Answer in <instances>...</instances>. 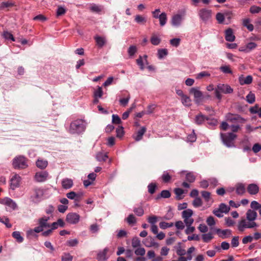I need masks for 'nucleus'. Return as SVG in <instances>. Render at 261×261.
Here are the masks:
<instances>
[{
    "label": "nucleus",
    "mask_w": 261,
    "mask_h": 261,
    "mask_svg": "<svg viewBox=\"0 0 261 261\" xmlns=\"http://www.w3.org/2000/svg\"><path fill=\"white\" fill-rule=\"evenodd\" d=\"M87 123L83 119H78L70 123L69 132L72 134H80L85 132Z\"/></svg>",
    "instance_id": "nucleus-1"
},
{
    "label": "nucleus",
    "mask_w": 261,
    "mask_h": 261,
    "mask_svg": "<svg viewBox=\"0 0 261 261\" xmlns=\"http://www.w3.org/2000/svg\"><path fill=\"white\" fill-rule=\"evenodd\" d=\"M237 135L232 133H220V138L223 144L227 147H234V140Z\"/></svg>",
    "instance_id": "nucleus-2"
},
{
    "label": "nucleus",
    "mask_w": 261,
    "mask_h": 261,
    "mask_svg": "<svg viewBox=\"0 0 261 261\" xmlns=\"http://www.w3.org/2000/svg\"><path fill=\"white\" fill-rule=\"evenodd\" d=\"M28 159L23 155L15 156L12 161V166L15 169H24L28 167Z\"/></svg>",
    "instance_id": "nucleus-3"
},
{
    "label": "nucleus",
    "mask_w": 261,
    "mask_h": 261,
    "mask_svg": "<svg viewBox=\"0 0 261 261\" xmlns=\"http://www.w3.org/2000/svg\"><path fill=\"white\" fill-rule=\"evenodd\" d=\"M233 92V89L227 84H219L215 89L216 97L219 100L222 99L221 93L224 94H230Z\"/></svg>",
    "instance_id": "nucleus-4"
},
{
    "label": "nucleus",
    "mask_w": 261,
    "mask_h": 261,
    "mask_svg": "<svg viewBox=\"0 0 261 261\" xmlns=\"http://www.w3.org/2000/svg\"><path fill=\"white\" fill-rule=\"evenodd\" d=\"M49 218V217L44 216L39 219V225L37 227H35L33 230H29L28 233H32L33 232L39 233L43 231L44 228H49L50 226V224L48 223Z\"/></svg>",
    "instance_id": "nucleus-5"
},
{
    "label": "nucleus",
    "mask_w": 261,
    "mask_h": 261,
    "mask_svg": "<svg viewBox=\"0 0 261 261\" xmlns=\"http://www.w3.org/2000/svg\"><path fill=\"white\" fill-rule=\"evenodd\" d=\"M258 225L255 222H253L251 220H248L246 219H242L239 221L238 224V229L241 231L243 232L245 229H250L257 227Z\"/></svg>",
    "instance_id": "nucleus-6"
},
{
    "label": "nucleus",
    "mask_w": 261,
    "mask_h": 261,
    "mask_svg": "<svg viewBox=\"0 0 261 261\" xmlns=\"http://www.w3.org/2000/svg\"><path fill=\"white\" fill-rule=\"evenodd\" d=\"M199 18L204 23L210 21L212 16V11L206 8H202L198 12Z\"/></svg>",
    "instance_id": "nucleus-7"
},
{
    "label": "nucleus",
    "mask_w": 261,
    "mask_h": 261,
    "mask_svg": "<svg viewBox=\"0 0 261 261\" xmlns=\"http://www.w3.org/2000/svg\"><path fill=\"white\" fill-rule=\"evenodd\" d=\"M190 93L193 94L195 103L199 104L204 99V95L199 87H193L190 89Z\"/></svg>",
    "instance_id": "nucleus-8"
},
{
    "label": "nucleus",
    "mask_w": 261,
    "mask_h": 261,
    "mask_svg": "<svg viewBox=\"0 0 261 261\" xmlns=\"http://www.w3.org/2000/svg\"><path fill=\"white\" fill-rule=\"evenodd\" d=\"M44 194L43 190L41 188H35L33 190V193L30 199L34 203L39 202Z\"/></svg>",
    "instance_id": "nucleus-9"
},
{
    "label": "nucleus",
    "mask_w": 261,
    "mask_h": 261,
    "mask_svg": "<svg viewBox=\"0 0 261 261\" xmlns=\"http://www.w3.org/2000/svg\"><path fill=\"white\" fill-rule=\"evenodd\" d=\"M193 214L191 209H186L182 212V217L184 220L186 225H192L194 222V219L191 218Z\"/></svg>",
    "instance_id": "nucleus-10"
},
{
    "label": "nucleus",
    "mask_w": 261,
    "mask_h": 261,
    "mask_svg": "<svg viewBox=\"0 0 261 261\" xmlns=\"http://www.w3.org/2000/svg\"><path fill=\"white\" fill-rule=\"evenodd\" d=\"M226 119L228 121L232 123H243L245 120L238 114L228 113L226 115Z\"/></svg>",
    "instance_id": "nucleus-11"
},
{
    "label": "nucleus",
    "mask_w": 261,
    "mask_h": 261,
    "mask_svg": "<svg viewBox=\"0 0 261 261\" xmlns=\"http://www.w3.org/2000/svg\"><path fill=\"white\" fill-rule=\"evenodd\" d=\"M0 203L7 205L13 211L17 208V205L16 203L9 197H5L4 199H0Z\"/></svg>",
    "instance_id": "nucleus-12"
},
{
    "label": "nucleus",
    "mask_w": 261,
    "mask_h": 261,
    "mask_svg": "<svg viewBox=\"0 0 261 261\" xmlns=\"http://www.w3.org/2000/svg\"><path fill=\"white\" fill-rule=\"evenodd\" d=\"M21 177L17 174H14L10 179V188L14 190L20 186Z\"/></svg>",
    "instance_id": "nucleus-13"
},
{
    "label": "nucleus",
    "mask_w": 261,
    "mask_h": 261,
    "mask_svg": "<svg viewBox=\"0 0 261 261\" xmlns=\"http://www.w3.org/2000/svg\"><path fill=\"white\" fill-rule=\"evenodd\" d=\"M48 172L46 171H42L36 172L35 175V179L36 181L42 182L46 181L48 177Z\"/></svg>",
    "instance_id": "nucleus-14"
},
{
    "label": "nucleus",
    "mask_w": 261,
    "mask_h": 261,
    "mask_svg": "<svg viewBox=\"0 0 261 261\" xmlns=\"http://www.w3.org/2000/svg\"><path fill=\"white\" fill-rule=\"evenodd\" d=\"M80 218V216L79 214L75 213H70L67 215L66 220L68 223L75 224L79 222Z\"/></svg>",
    "instance_id": "nucleus-15"
},
{
    "label": "nucleus",
    "mask_w": 261,
    "mask_h": 261,
    "mask_svg": "<svg viewBox=\"0 0 261 261\" xmlns=\"http://www.w3.org/2000/svg\"><path fill=\"white\" fill-rule=\"evenodd\" d=\"M217 233L218 234L219 237L222 239H226L230 237L231 236L232 231L230 229H217L216 230Z\"/></svg>",
    "instance_id": "nucleus-16"
},
{
    "label": "nucleus",
    "mask_w": 261,
    "mask_h": 261,
    "mask_svg": "<svg viewBox=\"0 0 261 261\" xmlns=\"http://www.w3.org/2000/svg\"><path fill=\"white\" fill-rule=\"evenodd\" d=\"M182 20V16L177 14L173 16L171 19V24L173 26L178 27L180 25Z\"/></svg>",
    "instance_id": "nucleus-17"
},
{
    "label": "nucleus",
    "mask_w": 261,
    "mask_h": 261,
    "mask_svg": "<svg viewBox=\"0 0 261 261\" xmlns=\"http://www.w3.org/2000/svg\"><path fill=\"white\" fill-rule=\"evenodd\" d=\"M209 118L202 114L201 113L199 114L198 115L195 116V122L197 125H201L203 124L205 121H208Z\"/></svg>",
    "instance_id": "nucleus-18"
},
{
    "label": "nucleus",
    "mask_w": 261,
    "mask_h": 261,
    "mask_svg": "<svg viewBox=\"0 0 261 261\" xmlns=\"http://www.w3.org/2000/svg\"><path fill=\"white\" fill-rule=\"evenodd\" d=\"M247 191L250 195H256L259 191V187L255 184H249L247 187Z\"/></svg>",
    "instance_id": "nucleus-19"
},
{
    "label": "nucleus",
    "mask_w": 261,
    "mask_h": 261,
    "mask_svg": "<svg viewBox=\"0 0 261 261\" xmlns=\"http://www.w3.org/2000/svg\"><path fill=\"white\" fill-rule=\"evenodd\" d=\"M61 184L63 189H69L73 186V182L72 179L65 178L62 180Z\"/></svg>",
    "instance_id": "nucleus-20"
},
{
    "label": "nucleus",
    "mask_w": 261,
    "mask_h": 261,
    "mask_svg": "<svg viewBox=\"0 0 261 261\" xmlns=\"http://www.w3.org/2000/svg\"><path fill=\"white\" fill-rule=\"evenodd\" d=\"M225 40L229 42H232L235 40V36L233 34L232 29L229 28L225 32Z\"/></svg>",
    "instance_id": "nucleus-21"
},
{
    "label": "nucleus",
    "mask_w": 261,
    "mask_h": 261,
    "mask_svg": "<svg viewBox=\"0 0 261 261\" xmlns=\"http://www.w3.org/2000/svg\"><path fill=\"white\" fill-rule=\"evenodd\" d=\"M246 215V218L248 220H251L253 222H255L254 221L256 219L257 217V214L255 211L251 209H249L247 211Z\"/></svg>",
    "instance_id": "nucleus-22"
},
{
    "label": "nucleus",
    "mask_w": 261,
    "mask_h": 261,
    "mask_svg": "<svg viewBox=\"0 0 261 261\" xmlns=\"http://www.w3.org/2000/svg\"><path fill=\"white\" fill-rule=\"evenodd\" d=\"M252 77L251 75H247L246 77H244L243 76L239 77V82L241 85H248L252 83Z\"/></svg>",
    "instance_id": "nucleus-23"
},
{
    "label": "nucleus",
    "mask_w": 261,
    "mask_h": 261,
    "mask_svg": "<svg viewBox=\"0 0 261 261\" xmlns=\"http://www.w3.org/2000/svg\"><path fill=\"white\" fill-rule=\"evenodd\" d=\"M36 164L38 168L41 169H43L47 166L48 162L47 160L39 159L36 161Z\"/></svg>",
    "instance_id": "nucleus-24"
},
{
    "label": "nucleus",
    "mask_w": 261,
    "mask_h": 261,
    "mask_svg": "<svg viewBox=\"0 0 261 261\" xmlns=\"http://www.w3.org/2000/svg\"><path fill=\"white\" fill-rule=\"evenodd\" d=\"M146 131V128L145 126L142 127L137 133L136 136L134 137L136 141H139L142 139L143 135Z\"/></svg>",
    "instance_id": "nucleus-25"
},
{
    "label": "nucleus",
    "mask_w": 261,
    "mask_h": 261,
    "mask_svg": "<svg viewBox=\"0 0 261 261\" xmlns=\"http://www.w3.org/2000/svg\"><path fill=\"white\" fill-rule=\"evenodd\" d=\"M181 101L182 104L186 107H190L192 105L191 98L186 95L181 98Z\"/></svg>",
    "instance_id": "nucleus-26"
},
{
    "label": "nucleus",
    "mask_w": 261,
    "mask_h": 261,
    "mask_svg": "<svg viewBox=\"0 0 261 261\" xmlns=\"http://www.w3.org/2000/svg\"><path fill=\"white\" fill-rule=\"evenodd\" d=\"M96 44L99 47H102L106 43V40L105 38L100 36H96L95 37Z\"/></svg>",
    "instance_id": "nucleus-27"
},
{
    "label": "nucleus",
    "mask_w": 261,
    "mask_h": 261,
    "mask_svg": "<svg viewBox=\"0 0 261 261\" xmlns=\"http://www.w3.org/2000/svg\"><path fill=\"white\" fill-rule=\"evenodd\" d=\"M157 18L159 19L160 24L161 26L163 27L165 25L166 23L167 17V14L165 12L162 13Z\"/></svg>",
    "instance_id": "nucleus-28"
},
{
    "label": "nucleus",
    "mask_w": 261,
    "mask_h": 261,
    "mask_svg": "<svg viewBox=\"0 0 261 261\" xmlns=\"http://www.w3.org/2000/svg\"><path fill=\"white\" fill-rule=\"evenodd\" d=\"M245 192V188L244 184H238L236 186V193L238 195H243Z\"/></svg>",
    "instance_id": "nucleus-29"
},
{
    "label": "nucleus",
    "mask_w": 261,
    "mask_h": 261,
    "mask_svg": "<svg viewBox=\"0 0 261 261\" xmlns=\"http://www.w3.org/2000/svg\"><path fill=\"white\" fill-rule=\"evenodd\" d=\"M135 21L138 24L144 25L146 22V18L140 15H137L135 17Z\"/></svg>",
    "instance_id": "nucleus-30"
},
{
    "label": "nucleus",
    "mask_w": 261,
    "mask_h": 261,
    "mask_svg": "<svg viewBox=\"0 0 261 261\" xmlns=\"http://www.w3.org/2000/svg\"><path fill=\"white\" fill-rule=\"evenodd\" d=\"M168 55V50L166 48L159 49L158 50V58L162 59Z\"/></svg>",
    "instance_id": "nucleus-31"
},
{
    "label": "nucleus",
    "mask_w": 261,
    "mask_h": 261,
    "mask_svg": "<svg viewBox=\"0 0 261 261\" xmlns=\"http://www.w3.org/2000/svg\"><path fill=\"white\" fill-rule=\"evenodd\" d=\"M250 20L249 18H246L244 19L243 24V25L247 28V29L251 32L253 30L254 27L253 25L250 23Z\"/></svg>",
    "instance_id": "nucleus-32"
},
{
    "label": "nucleus",
    "mask_w": 261,
    "mask_h": 261,
    "mask_svg": "<svg viewBox=\"0 0 261 261\" xmlns=\"http://www.w3.org/2000/svg\"><path fill=\"white\" fill-rule=\"evenodd\" d=\"M12 237L16 239L18 243H22L23 241V237L21 236L20 232L18 231H14L12 234Z\"/></svg>",
    "instance_id": "nucleus-33"
},
{
    "label": "nucleus",
    "mask_w": 261,
    "mask_h": 261,
    "mask_svg": "<svg viewBox=\"0 0 261 261\" xmlns=\"http://www.w3.org/2000/svg\"><path fill=\"white\" fill-rule=\"evenodd\" d=\"M161 38L156 35H153L150 38V42L153 45H158L161 43Z\"/></svg>",
    "instance_id": "nucleus-34"
},
{
    "label": "nucleus",
    "mask_w": 261,
    "mask_h": 261,
    "mask_svg": "<svg viewBox=\"0 0 261 261\" xmlns=\"http://www.w3.org/2000/svg\"><path fill=\"white\" fill-rule=\"evenodd\" d=\"M66 196L68 198L74 200L75 202H78V196L76 193L73 191H71L66 194Z\"/></svg>",
    "instance_id": "nucleus-35"
},
{
    "label": "nucleus",
    "mask_w": 261,
    "mask_h": 261,
    "mask_svg": "<svg viewBox=\"0 0 261 261\" xmlns=\"http://www.w3.org/2000/svg\"><path fill=\"white\" fill-rule=\"evenodd\" d=\"M246 101L250 104L253 103L255 101V94L250 92L246 97Z\"/></svg>",
    "instance_id": "nucleus-36"
},
{
    "label": "nucleus",
    "mask_w": 261,
    "mask_h": 261,
    "mask_svg": "<svg viewBox=\"0 0 261 261\" xmlns=\"http://www.w3.org/2000/svg\"><path fill=\"white\" fill-rule=\"evenodd\" d=\"M218 208L222 212V213L227 214L229 212L230 210L229 206H227L226 204L224 203H221L219 206Z\"/></svg>",
    "instance_id": "nucleus-37"
},
{
    "label": "nucleus",
    "mask_w": 261,
    "mask_h": 261,
    "mask_svg": "<svg viewBox=\"0 0 261 261\" xmlns=\"http://www.w3.org/2000/svg\"><path fill=\"white\" fill-rule=\"evenodd\" d=\"M213 238V234L211 232L204 233L202 235V239L204 242L208 243Z\"/></svg>",
    "instance_id": "nucleus-38"
},
{
    "label": "nucleus",
    "mask_w": 261,
    "mask_h": 261,
    "mask_svg": "<svg viewBox=\"0 0 261 261\" xmlns=\"http://www.w3.org/2000/svg\"><path fill=\"white\" fill-rule=\"evenodd\" d=\"M175 248L176 249V253L178 255L182 256L186 254V250L181 248L180 243H178V246L175 247Z\"/></svg>",
    "instance_id": "nucleus-39"
},
{
    "label": "nucleus",
    "mask_w": 261,
    "mask_h": 261,
    "mask_svg": "<svg viewBox=\"0 0 261 261\" xmlns=\"http://www.w3.org/2000/svg\"><path fill=\"white\" fill-rule=\"evenodd\" d=\"M162 178L164 182H168L171 178L168 171H165L162 175Z\"/></svg>",
    "instance_id": "nucleus-40"
},
{
    "label": "nucleus",
    "mask_w": 261,
    "mask_h": 261,
    "mask_svg": "<svg viewBox=\"0 0 261 261\" xmlns=\"http://www.w3.org/2000/svg\"><path fill=\"white\" fill-rule=\"evenodd\" d=\"M90 10L93 12L98 13L101 11L102 8L100 6L93 4L90 7Z\"/></svg>",
    "instance_id": "nucleus-41"
},
{
    "label": "nucleus",
    "mask_w": 261,
    "mask_h": 261,
    "mask_svg": "<svg viewBox=\"0 0 261 261\" xmlns=\"http://www.w3.org/2000/svg\"><path fill=\"white\" fill-rule=\"evenodd\" d=\"M2 36L6 40H10L12 41H15V38L13 35L8 31H4Z\"/></svg>",
    "instance_id": "nucleus-42"
},
{
    "label": "nucleus",
    "mask_w": 261,
    "mask_h": 261,
    "mask_svg": "<svg viewBox=\"0 0 261 261\" xmlns=\"http://www.w3.org/2000/svg\"><path fill=\"white\" fill-rule=\"evenodd\" d=\"M107 249H105L102 252H99L97 255V258L99 260L104 261L107 259L106 254H107Z\"/></svg>",
    "instance_id": "nucleus-43"
},
{
    "label": "nucleus",
    "mask_w": 261,
    "mask_h": 261,
    "mask_svg": "<svg viewBox=\"0 0 261 261\" xmlns=\"http://www.w3.org/2000/svg\"><path fill=\"white\" fill-rule=\"evenodd\" d=\"M108 158L106 154L102 152H98L96 155V159L98 161H105Z\"/></svg>",
    "instance_id": "nucleus-44"
},
{
    "label": "nucleus",
    "mask_w": 261,
    "mask_h": 261,
    "mask_svg": "<svg viewBox=\"0 0 261 261\" xmlns=\"http://www.w3.org/2000/svg\"><path fill=\"white\" fill-rule=\"evenodd\" d=\"M132 245L133 248H137L140 247L141 242L138 237H134L132 239Z\"/></svg>",
    "instance_id": "nucleus-45"
},
{
    "label": "nucleus",
    "mask_w": 261,
    "mask_h": 261,
    "mask_svg": "<svg viewBox=\"0 0 261 261\" xmlns=\"http://www.w3.org/2000/svg\"><path fill=\"white\" fill-rule=\"evenodd\" d=\"M231 245L232 247L236 248L239 245V236H234L233 237L231 241Z\"/></svg>",
    "instance_id": "nucleus-46"
},
{
    "label": "nucleus",
    "mask_w": 261,
    "mask_h": 261,
    "mask_svg": "<svg viewBox=\"0 0 261 261\" xmlns=\"http://www.w3.org/2000/svg\"><path fill=\"white\" fill-rule=\"evenodd\" d=\"M170 196H171V194H170V192H169V191L163 190L161 192L160 195H159L156 198L158 199L160 197H162V198H169Z\"/></svg>",
    "instance_id": "nucleus-47"
},
{
    "label": "nucleus",
    "mask_w": 261,
    "mask_h": 261,
    "mask_svg": "<svg viewBox=\"0 0 261 261\" xmlns=\"http://www.w3.org/2000/svg\"><path fill=\"white\" fill-rule=\"evenodd\" d=\"M103 94V91L101 87L98 86L97 90L94 92L95 98H101Z\"/></svg>",
    "instance_id": "nucleus-48"
},
{
    "label": "nucleus",
    "mask_w": 261,
    "mask_h": 261,
    "mask_svg": "<svg viewBox=\"0 0 261 261\" xmlns=\"http://www.w3.org/2000/svg\"><path fill=\"white\" fill-rule=\"evenodd\" d=\"M220 70L224 73L225 74H231L232 73V70L230 69L229 66L224 65L220 67Z\"/></svg>",
    "instance_id": "nucleus-49"
},
{
    "label": "nucleus",
    "mask_w": 261,
    "mask_h": 261,
    "mask_svg": "<svg viewBox=\"0 0 261 261\" xmlns=\"http://www.w3.org/2000/svg\"><path fill=\"white\" fill-rule=\"evenodd\" d=\"M148 192L151 194H153L156 189V185L155 183H150L148 185Z\"/></svg>",
    "instance_id": "nucleus-50"
},
{
    "label": "nucleus",
    "mask_w": 261,
    "mask_h": 261,
    "mask_svg": "<svg viewBox=\"0 0 261 261\" xmlns=\"http://www.w3.org/2000/svg\"><path fill=\"white\" fill-rule=\"evenodd\" d=\"M180 42V39L175 38L173 39H172L170 40V44L174 47H178L179 45Z\"/></svg>",
    "instance_id": "nucleus-51"
},
{
    "label": "nucleus",
    "mask_w": 261,
    "mask_h": 261,
    "mask_svg": "<svg viewBox=\"0 0 261 261\" xmlns=\"http://www.w3.org/2000/svg\"><path fill=\"white\" fill-rule=\"evenodd\" d=\"M130 98V95H129V94H128L126 96V97L120 99L119 100V102H120V105H121L123 107H125L127 105Z\"/></svg>",
    "instance_id": "nucleus-52"
},
{
    "label": "nucleus",
    "mask_w": 261,
    "mask_h": 261,
    "mask_svg": "<svg viewBox=\"0 0 261 261\" xmlns=\"http://www.w3.org/2000/svg\"><path fill=\"white\" fill-rule=\"evenodd\" d=\"M161 228L165 229L168 227H171L173 226V223H167L166 222H161L159 224Z\"/></svg>",
    "instance_id": "nucleus-53"
},
{
    "label": "nucleus",
    "mask_w": 261,
    "mask_h": 261,
    "mask_svg": "<svg viewBox=\"0 0 261 261\" xmlns=\"http://www.w3.org/2000/svg\"><path fill=\"white\" fill-rule=\"evenodd\" d=\"M202 204V200L200 197H196L193 201V205L195 207L201 206Z\"/></svg>",
    "instance_id": "nucleus-54"
},
{
    "label": "nucleus",
    "mask_w": 261,
    "mask_h": 261,
    "mask_svg": "<svg viewBox=\"0 0 261 261\" xmlns=\"http://www.w3.org/2000/svg\"><path fill=\"white\" fill-rule=\"evenodd\" d=\"M261 11V7L253 5L250 8V12L252 14L258 13Z\"/></svg>",
    "instance_id": "nucleus-55"
},
{
    "label": "nucleus",
    "mask_w": 261,
    "mask_h": 261,
    "mask_svg": "<svg viewBox=\"0 0 261 261\" xmlns=\"http://www.w3.org/2000/svg\"><path fill=\"white\" fill-rule=\"evenodd\" d=\"M135 253L137 255L143 256L145 253V250L143 247H139L135 250Z\"/></svg>",
    "instance_id": "nucleus-56"
},
{
    "label": "nucleus",
    "mask_w": 261,
    "mask_h": 261,
    "mask_svg": "<svg viewBox=\"0 0 261 261\" xmlns=\"http://www.w3.org/2000/svg\"><path fill=\"white\" fill-rule=\"evenodd\" d=\"M250 206L253 210L255 211L259 210L261 207V204L256 201H252L251 203Z\"/></svg>",
    "instance_id": "nucleus-57"
},
{
    "label": "nucleus",
    "mask_w": 261,
    "mask_h": 261,
    "mask_svg": "<svg viewBox=\"0 0 261 261\" xmlns=\"http://www.w3.org/2000/svg\"><path fill=\"white\" fill-rule=\"evenodd\" d=\"M134 213L139 217L143 215L144 212L142 207H135L134 209Z\"/></svg>",
    "instance_id": "nucleus-58"
},
{
    "label": "nucleus",
    "mask_w": 261,
    "mask_h": 261,
    "mask_svg": "<svg viewBox=\"0 0 261 261\" xmlns=\"http://www.w3.org/2000/svg\"><path fill=\"white\" fill-rule=\"evenodd\" d=\"M143 57L140 56L137 59L136 62L138 65L139 66L141 70H143L144 69V66L143 63Z\"/></svg>",
    "instance_id": "nucleus-59"
},
{
    "label": "nucleus",
    "mask_w": 261,
    "mask_h": 261,
    "mask_svg": "<svg viewBox=\"0 0 261 261\" xmlns=\"http://www.w3.org/2000/svg\"><path fill=\"white\" fill-rule=\"evenodd\" d=\"M127 222L129 224H135L136 223V219L134 215L130 214L126 218Z\"/></svg>",
    "instance_id": "nucleus-60"
},
{
    "label": "nucleus",
    "mask_w": 261,
    "mask_h": 261,
    "mask_svg": "<svg viewBox=\"0 0 261 261\" xmlns=\"http://www.w3.org/2000/svg\"><path fill=\"white\" fill-rule=\"evenodd\" d=\"M0 222L4 224L7 228L12 227V224L9 223V219L7 217H5L4 220L3 218L0 217Z\"/></svg>",
    "instance_id": "nucleus-61"
},
{
    "label": "nucleus",
    "mask_w": 261,
    "mask_h": 261,
    "mask_svg": "<svg viewBox=\"0 0 261 261\" xmlns=\"http://www.w3.org/2000/svg\"><path fill=\"white\" fill-rule=\"evenodd\" d=\"M137 51V47L135 45H131L128 49V54L129 56H133Z\"/></svg>",
    "instance_id": "nucleus-62"
},
{
    "label": "nucleus",
    "mask_w": 261,
    "mask_h": 261,
    "mask_svg": "<svg viewBox=\"0 0 261 261\" xmlns=\"http://www.w3.org/2000/svg\"><path fill=\"white\" fill-rule=\"evenodd\" d=\"M116 136L118 138H121L124 135L123 127L122 126H118L116 129Z\"/></svg>",
    "instance_id": "nucleus-63"
},
{
    "label": "nucleus",
    "mask_w": 261,
    "mask_h": 261,
    "mask_svg": "<svg viewBox=\"0 0 261 261\" xmlns=\"http://www.w3.org/2000/svg\"><path fill=\"white\" fill-rule=\"evenodd\" d=\"M186 180L190 182H193L195 180V176L192 173H188L186 174Z\"/></svg>",
    "instance_id": "nucleus-64"
}]
</instances>
